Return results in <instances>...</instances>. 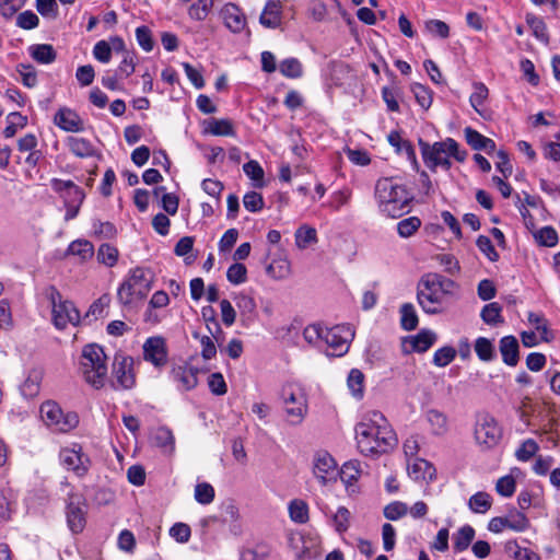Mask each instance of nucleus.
Listing matches in <instances>:
<instances>
[{"label":"nucleus","mask_w":560,"mask_h":560,"mask_svg":"<svg viewBox=\"0 0 560 560\" xmlns=\"http://www.w3.org/2000/svg\"><path fill=\"white\" fill-rule=\"evenodd\" d=\"M407 513V504L400 501L392 502L384 508V516L390 521H397L405 516Z\"/></svg>","instance_id":"nucleus-58"},{"label":"nucleus","mask_w":560,"mask_h":560,"mask_svg":"<svg viewBox=\"0 0 560 560\" xmlns=\"http://www.w3.org/2000/svg\"><path fill=\"white\" fill-rule=\"evenodd\" d=\"M354 337V331L350 326L337 325L324 330L323 345L327 346V354L341 357L348 352L350 342Z\"/></svg>","instance_id":"nucleus-11"},{"label":"nucleus","mask_w":560,"mask_h":560,"mask_svg":"<svg viewBox=\"0 0 560 560\" xmlns=\"http://www.w3.org/2000/svg\"><path fill=\"white\" fill-rule=\"evenodd\" d=\"M279 71L285 78L298 79L303 74V67L298 58L291 57L280 62Z\"/></svg>","instance_id":"nucleus-34"},{"label":"nucleus","mask_w":560,"mask_h":560,"mask_svg":"<svg viewBox=\"0 0 560 560\" xmlns=\"http://www.w3.org/2000/svg\"><path fill=\"white\" fill-rule=\"evenodd\" d=\"M516 489V481L513 476L506 475L498 479L495 483L497 492L505 498H510L514 494Z\"/></svg>","instance_id":"nucleus-57"},{"label":"nucleus","mask_w":560,"mask_h":560,"mask_svg":"<svg viewBox=\"0 0 560 560\" xmlns=\"http://www.w3.org/2000/svg\"><path fill=\"white\" fill-rule=\"evenodd\" d=\"M536 241L547 247H553L558 243V233L557 231L551 226H544L537 233L535 234Z\"/></svg>","instance_id":"nucleus-52"},{"label":"nucleus","mask_w":560,"mask_h":560,"mask_svg":"<svg viewBox=\"0 0 560 560\" xmlns=\"http://www.w3.org/2000/svg\"><path fill=\"white\" fill-rule=\"evenodd\" d=\"M50 186L52 190L60 196L65 205L83 203L85 199L83 189L72 180L52 178L50 180Z\"/></svg>","instance_id":"nucleus-17"},{"label":"nucleus","mask_w":560,"mask_h":560,"mask_svg":"<svg viewBox=\"0 0 560 560\" xmlns=\"http://www.w3.org/2000/svg\"><path fill=\"white\" fill-rule=\"evenodd\" d=\"M59 457L62 466L73 471L78 477L85 476L91 467L89 455L85 454L82 446L77 443L61 448Z\"/></svg>","instance_id":"nucleus-12"},{"label":"nucleus","mask_w":560,"mask_h":560,"mask_svg":"<svg viewBox=\"0 0 560 560\" xmlns=\"http://www.w3.org/2000/svg\"><path fill=\"white\" fill-rule=\"evenodd\" d=\"M474 438L482 451H488L499 444L502 438V429L491 415L482 413L477 417Z\"/></svg>","instance_id":"nucleus-9"},{"label":"nucleus","mask_w":560,"mask_h":560,"mask_svg":"<svg viewBox=\"0 0 560 560\" xmlns=\"http://www.w3.org/2000/svg\"><path fill=\"white\" fill-rule=\"evenodd\" d=\"M351 513L346 506H339L332 516L335 529L342 534L349 529Z\"/></svg>","instance_id":"nucleus-50"},{"label":"nucleus","mask_w":560,"mask_h":560,"mask_svg":"<svg viewBox=\"0 0 560 560\" xmlns=\"http://www.w3.org/2000/svg\"><path fill=\"white\" fill-rule=\"evenodd\" d=\"M464 136L466 142L476 151H481L482 145L485 144L486 138L479 131L475 130L471 127H466L464 129Z\"/></svg>","instance_id":"nucleus-62"},{"label":"nucleus","mask_w":560,"mask_h":560,"mask_svg":"<svg viewBox=\"0 0 560 560\" xmlns=\"http://www.w3.org/2000/svg\"><path fill=\"white\" fill-rule=\"evenodd\" d=\"M488 94H489L488 88L483 83H481V82L474 83V92L469 97V102H470V105L472 106V108L480 115L482 113L480 107L485 104V102L488 97Z\"/></svg>","instance_id":"nucleus-45"},{"label":"nucleus","mask_w":560,"mask_h":560,"mask_svg":"<svg viewBox=\"0 0 560 560\" xmlns=\"http://www.w3.org/2000/svg\"><path fill=\"white\" fill-rule=\"evenodd\" d=\"M42 382V372L39 370H32L28 372L26 378L22 383L20 389L25 398H34L38 395Z\"/></svg>","instance_id":"nucleus-29"},{"label":"nucleus","mask_w":560,"mask_h":560,"mask_svg":"<svg viewBox=\"0 0 560 560\" xmlns=\"http://www.w3.org/2000/svg\"><path fill=\"white\" fill-rule=\"evenodd\" d=\"M198 369L189 364L174 365L170 372L171 381L180 392H188L198 385Z\"/></svg>","instance_id":"nucleus-16"},{"label":"nucleus","mask_w":560,"mask_h":560,"mask_svg":"<svg viewBox=\"0 0 560 560\" xmlns=\"http://www.w3.org/2000/svg\"><path fill=\"white\" fill-rule=\"evenodd\" d=\"M244 173L255 182V187L261 188L264 187V170L260 164L252 160L243 165Z\"/></svg>","instance_id":"nucleus-49"},{"label":"nucleus","mask_w":560,"mask_h":560,"mask_svg":"<svg viewBox=\"0 0 560 560\" xmlns=\"http://www.w3.org/2000/svg\"><path fill=\"white\" fill-rule=\"evenodd\" d=\"M324 330H326V327L320 324H312L304 328L303 337L307 343L320 347L324 341Z\"/></svg>","instance_id":"nucleus-42"},{"label":"nucleus","mask_w":560,"mask_h":560,"mask_svg":"<svg viewBox=\"0 0 560 560\" xmlns=\"http://www.w3.org/2000/svg\"><path fill=\"white\" fill-rule=\"evenodd\" d=\"M518 341L514 336H504L501 338L499 350L506 365L515 366L518 363Z\"/></svg>","instance_id":"nucleus-24"},{"label":"nucleus","mask_w":560,"mask_h":560,"mask_svg":"<svg viewBox=\"0 0 560 560\" xmlns=\"http://www.w3.org/2000/svg\"><path fill=\"white\" fill-rule=\"evenodd\" d=\"M295 244L299 248L304 249L312 244L317 243V232L308 225L300 226L295 232Z\"/></svg>","instance_id":"nucleus-35"},{"label":"nucleus","mask_w":560,"mask_h":560,"mask_svg":"<svg viewBox=\"0 0 560 560\" xmlns=\"http://www.w3.org/2000/svg\"><path fill=\"white\" fill-rule=\"evenodd\" d=\"M539 450L537 442L533 439L525 440L516 450L515 456L521 462L529 460Z\"/></svg>","instance_id":"nucleus-56"},{"label":"nucleus","mask_w":560,"mask_h":560,"mask_svg":"<svg viewBox=\"0 0 560 560\" xmlns=\"http://www.w3.org/2000/svg\"><path fill=\"white\" fill-rule=\"evenodd\" d=\"M133 359L127 355L115 357L113 363V374L118 386L122 389H130L136 384L133 373Z\"/></svg>","instance_id":"nucleus-15"},{"label":"nucleus","mask_w":560,"mask_h":560,"mask_svg":"<svg viewBox=\"0 0 560 560\" xmlns=\"http://www.w3.org/2000/svg\"><path fill=\"white\" fill-rule=\"evenodd\" d=\"M502 307L497 302L489 303L481 310V318L488 325H497L503 323L501 316Z\"/></svg>","instance_id":"nucleus-44"},{"label":"nucleus","mask_w":560,"mask_h":560,"mask_svg":"<svg viewBox=\"0 0 560 560\" xmlns=\"http://www.w3.org/2000/svg\"><path fill=\"white\" fill-rule=\"evenodd\" d=\"M400 324L405 330H413L418 326V315L411 303H405L400 306Z\"/></svg>","instance_id":"nucleus-38"},{"label":"nucleus","mask_w":560,"mask_h":560,"mask_svg":"<svg viewBox=\"0 0 560 560\" xmlns=\"http://www.w3.org/2000/svg\"><path fill=\"white\" fill-rule=\"evenodd\" d=\"M26 0H0V14L4 19L12 18L24 4Z\"/></svg>","instance_id":"nucleus-64"},{"label":"nucleus","mask_w":560,"mask_h":560,"mask_svg":"<svg viewBox=\"0 0 560 560\" xmlns=\"http://www.w3.org/2000/svg\"><path fill=\"white\" fill-rule=\"evenodd\" d=\"M425 420L430 425V432L434 436H444L450 430L447 416L438 409H429Z\"/></svg>","instance_id":"nucleus-22"},{"label":"nucleus","mask_w":560,"mask_h":560,"mask_svg":"<svg viewBox=\"0 0 560 560\" xmlns=\"http://www.w3.org/2000/svg\"><path fill=\"white\" fill-rule=\"evenodd\" d=\"M66 143L70 152L78 158H92L96 154V148L89 139L70 136Z\"/></svg>","instance_id":"nucleus-23"},{"label":"nucleus","mask_w":560,"mask_h":560,"mask_svg":"<svg viewBox=\"0 0 560 560\" xmlns=\"http://www.w3.org/2000/svg\"><path fill=\"white\" fill-rule=\"evenodd\" d=\"M282 399L287 420L292 425L302 423L307 413V398L298 385L288 384L282 388Z\"/></svg>","instance_id":"nucleus-7"},{"label":"nucleus","mask_w":560,"mask_h":560,"mask_svg":"<svg viewBox=\"0 0 560 560\" xmlns=\"http://www.w3.org/2000/svg\"><path fill=\"white\" fill-rule=\"evenodd\" d=\"M289 515L292 522L296 524H305L308 516V505L305 501L294 499L289 503Z\"/></svg>","instance_id":"nucleus-32"},{"label":"nucleus","mask_w":560,"mask_h":560,"mask_svg":"<svg viewBox=\"0 0 560 560\" xmlns=\"http://www.w3.org/2000/svg\"><path fill=\"white\" fill-rule=\"evenodd\" d=\"M85 499L80 493H69L67 501V523L74 534L81 533L85 527Z\"/></svg>","instance_id":"nucleus-14"},{"label":"nucleus","mask_w":560,"mask_h":560,"mask_svg":"<svg viewBox=\"0 0 560 560\" xmlns=\"http://www.w3.org/2000/svg\"><path fill=\"white\" fill-rule=\"evenodd\" d=\"M361 469L358 462H348L340 469V478L346 486H352L360 477Z\"/></svg>","instance_id":"nucleus-43"},{"label":"nucleus","mask_w":560,"mask_h":560,"mask_svg":"<svg viewBox=\"0 0 560 560\" xmlns=\"http://www.w3.org/2000/svg\"><path fill=\"white\" fill-rule=\"evenodd\" d=\"M187 4V11L191 19L196 21H203L212 5L213 0H183Z\"/></svg>","instance_id":"nucleus-28"},{"label":"nucleus","mask_w":560,"mask_h":560,"mask_svg":"<svg viewBox=\"0 0 560 560\" xmlns=\"http://www.w3.org/2000/svg\"><path fill=\"white\" fill-rule=\"evenodd\" d=\"M282 2L280 0H268L259 16V23L267 28H277L281 25Z\"/></svg>","instance_id":"nucleus-21"},{"label":"nucleus","mask_w":560,"mask_h":560,"mask_svg":"<svg viewBox=\"0 0 560 560\" xmlns=\"http://www.w3.org/2000/svg\"><path fill=\"white\" fill-rule=\"evenodd\" d=\"M363 380L364 375L360 370L352 369L348 376V387L352 395L361 398L363 395Z\"/></svg>","instance_id":"nucleus-51"},{"label":"nucleus","mask_w":560,"mask_h":560,"mask_svg":"<svg viewBox=\"0 0 560 560\" xmlns=\"http://www.w3.org/2000/svg\"><path fill=\"white\" fill-rule=\"evenodd\" d=\"M436 341V334L432 330L423 329L418 335L412 337V350L417 352H425Z\"/></svg>","instance_id":"nucleus-33"},{"label":"nucleus","mask_w":560,"mask_h":560,"mask_svg":"<svg viewBox=\"0 0 560 560\" xmlns=\"http://www.w3.org/2000/svg\"><path fill=\"white\" fill-rule=\"evenodd\" d=\"M407 471L413 480H432L435 475V468L423 458H415L408 463Z\"/></svg>","instance_id":"nucleus-25"},{"label":"nucleus","mask_w":560,"mask_h":560,"mask_svg":"<svg viewBox=\"0 0 560 560\" xmlns=\"http://www.w3.org/2000/svg\"><path fill=\"white\" fill-rule=\"evenodd\" d=\"M153 273L150 269H131L117 290V299L124 306H130L147 296L152 289Z\"/></svg>","instance_id":"nucleus-5"},{"label":"nucleus","mask_w":560,"mask_h":560,"mask_svg":"<svg viewBox=\"0 0 560 560\" xmlns=\"http://www.w3.org/2000/svg\"><path fill=\"white\" fill-rule=\"evenodd\" d=\"M42 296L51 307L52 324L57 329H65L69 324L77 326L80 323V313L74 304L63 300L55 287L45 288Z\"/></svg>","instance_id":"nucleus-6"},{"label":"nucleus","mask_w":560,"mask_h":560,"mask_svg":"<svg viewBox=\"0 0 560 560\" xmlns=\"http://www.w3.org/2000/svg\"><path fill=\"white\" fill-rule=\"evenodd\" d=\"M143 358L155 368H162L167 362V349L162 337H150L143 345Z\"/></svg>","instance_id":"nucleus-18"},{"label":"nucleus","mask_w":560,"mask_h":560,"mask_svg":"<svg viewBox=\"0 0 560 560\" xmlns=\"http://www.w3.org/2000/svg\"><path fill=\"white\" fill-rule=\"evenodd\" d=\"M96 257L98 262L114 267L117 264L119 252L115 246L104 243L98 247Z\"/></svg>","instance_id":"nucleus-37"},{"label":"nucleus","mask_w":560,"mask_h":560,"mask_svg":"<svg viewBox=\"0 0 560 560\" xmlns=\"http://www.w3.org/2000/svg\"><path fill=\"white\" fill-rule=\"evenodd\" d=\"M313 474L323 486L336 480L338 466L334 457L328 452L317 451L314 454Z\"/></svg>","instance_id":"nucleus-13"},{"label":"nucleus","mask_w":560,"mask_h":560,"mask_svg":"<svg viewBox=\"0 0 560 560\" xmlns=\"http://www.w3.org/2000/svg\"><path fill=\"white\" fill-rule=\"evenodd\" d=\"M31 57L42 65H50L56 60L57 54L49 44H36L28 48Z\"/></svg>","instance_id":"nucleus-26"},{"label":"nucleus","mask_w":560,"mask_h":560,"mask_svg":"<svg viewBox=\"0 0 560 560\" xmlns=\"http://www.w3.org/2000/svg\"><path fill=\"white\" fill-rule=\"evenodd\" d=\"M508 528L514 532H524L529 527V521L523 512L514 511L506 516Z\"/></svg>","instance_id":"nucleus-54"},{"label":"nucleus","mask_w":560,"mask_h":560,"mask_svg":"<svg viewBox=\"0 0 560 560\" xmlns=\"http://www.w3.org/2000/svg\"><path fill=\"white\" fill-rule=\"evenodd\" d=\"M492 506V498L489 493L479 491L468 500V508L478 514L487 513Z\"/></svg>","instance_id":"nucleus-31"},{"label":"nucleus","mask_w":560,"mask_h":560,"mask_svg":"<svg viewBox=\"0 0 560 560\" xmlns=\"http://www.w3.org/2000/svg\"><path fill=\"white\" fill-rule=\"evenodd\" d=\"M226 278L233 284L244 283L247 279V269L243 264L235 262L229 267Z\"/></svg>","instance_id":"nucleus-59"},{"label":"nucleus","mask_w":560,"mask_h":560,"mask_svg":"<svg viewBox=\"0 0 560 560\" xmlns=\"http://www.w3.org/2000/svg\"><path fill=\"white\" fill-rule=\"evenodd\" d=\"M357 445L363 455L383 454L397 444L392 425L380 411L368 412L355 425Z\"/></svg>","instance_id":"nucleus-1"},{"label":"nucleus","mask_w":560,"mask_h":560,"mask_svg":"<svg viewBox=\"0 0 560 560\" xmlns=\"http://www.w3.org/2000/svg\"><path fill=\"white\" fill-rule=\"evenodd\" d=\"M207 131L213 136H232V124L226 119H212L208 124Z\"/></svg>","instance_id":"nucleus-53"},{"label":"nucleus","mask_w":560,"mask_h":560,"mask_svg":"<svg viewBox=\"0 0 560 560\" xmlns=\"http://www.w3.org/2000/svg\"><path fill=\"white\" fill-rule=\"evenodd\" d=\"M475 529L470 525L462 526L454 535H453V548L455 552L465 551L475 538Z\"/></svg>","instance_id":"nucleus-27"},{"label":"nucleus","mask_w":560,"mask_h":560,"mask_svg":"<svg viewBox=\"0 0 560 560\" xmlns=\"http://www.w3.org/2000/svg\"><path fill=\"white\" fill-rule=\"evenodd\" d=\"M454 287L455 282L442 275L425 273L417 285V301L427 314L442 313L444 299L452 294Z\"/></svg>","instance_id":"nucleus-3"},{"label":"nucleus","mask_w":560,"mask_h":560,"mask_svg":"<svg viewBox=\"0 0 560 560\" xmlns=\"http://www.w3.org/2000/svg\"><path fill=\"white\" fill-rule=\"evenodd\" d=\"M475 351L477 357L481 361L489 362L493 360L495 357V351L492 342L485 337H479L476 339Z\"/></svg>","instance_id":"nucleus-41"},{"label":"nucleus","mask_w":560,"mask_h":560,"mask_svg":"<svg viewBox=\"0 0 560 560\" xmlns=\"http://www.w3.org/2000/svg\"><path fill=\"white\" fill-rule=\"evenodd\" d=\"M106 354L96 343H89L82 348L79 358V371L84 381L92 387L100 389L105 385L107 377Z\"/></svg>","instance_id":"nucleus-4"},{"label":"nucleus","mask_w":560,"mask_h":560,"mask_svg":"<svg viewBox=\"0 0 560 560\" xmlns=\"http://www.w3.org/2000/svg\"><path fill=\"white\" fill-rule=\"evenodd\" d=\"M476 245L478 249L487 256L490 261H497L499 254L495 250L491 240L488 236L480 235L477 238Z\"/></svg>","instance_id":"nucleus-60"},{"label":"nucleus","mask_w":560,"mask_h":560,"mask_svg":"<svg viewBox=\"0 0 560 560\" xmlns=\"http://www.w3.org/2000/svg\"><path fill=\"white\" fill-rule=\"evenodd\" d=\"M221 15L224 25L233 33H241L246 26L245 14L233 3H226L221 11Z\"/></svg>","instance_id":"nucleus-20"},{"label":"nucleus","mask_w":560,"mask_h":560,"mask_svg":"<svg viewBox=\"0 0 560 560\" xmlns=\"http://www.w3.org/2000/svg\"><path fill=\"white\" fill-rule=\"evenodd\" d=\"M419 147L421 150L422 159L425 166L435 171L436 167H442L445 171H448L452 167V162L450 160L451 153L448 152L450 144L447 143V138L443 141L434 142L430 144L422 139H419Z\"/></svg>","instance_id":"nucleus-10"},{"label":"nucleus","mask_w":560,"mask_h":560,"mask_svg":"<svg viewBox=\"0 0 560 560\" xmlns=\"http://www.w3.org/2000/svg\"><path fill=\"white\" fill-rule=\"evenodd\" d=\"M457 351L452 346H445L440 349H438L434 354L432 362L434 365L439 368H444L448 365L455 358H456Z\"/></svg>","instance_id":"nucleus-46"},{"label":"nucleus","mask_w":560,"mask_h":560,"mask_svg":"<svg viewBox=\"0 0 560 560\" xmlns=\"http://www.w3.org/2000/svg\"><path fill=\"white\" fill-rule=\"evenodd\" d=\"M375 199L381 212L399 218L410 210L411 191L397 177H383L375 184Z\"/></svg>","instance_id":"nucleus-2"},{"label":"nucleus","mask_w":560,"mask_h":560,"mask_svg":"<svg viewBox=\"0 0 560 560\" xmlns=\"http://www.w3.org/2000/svg\"><path fill=\"white\" fill-rule=\"evenodd\" d=\"M136 69V63H135V55L133 52H125V55H122V60L120 61L118 68L116 69V71L119 73L120 78H128L129 75H131L133 73Z\"/></svg>","instance_id":"nucleus-63"},{"label":"nucleus","mask_w":560,"mask_h":560,"mask_svg":"<svg viewBox=\"0 0 560 560\" xmlns=\"http://www.w3.org/2000/svg\"><path fill=\"white\" fill-rule=\"evenodd\" d=\"M421 226V220L418 217H409L397 223V233L402 238L412 236Z\"/></svg>","instance_id":"nucleus-40"},{"label":"nucleus","mask_w":560,"mask_h":560,"mask_svg":"<svg viewBox=\"0 0 560 560\" xmlns=\"http://www.w3.org/2000/svg\"><path fill=\"white\" fill-rule=\"evenodd\" d=\"M411 91L415 95L417 103L424 109H429L432 104V91L420 83L411 85Z\"/></svg>","instance_id":"nucleus-48"},{"label":"nucleus","mask_w":560,"mask_h":560,"mask_svg":"<svg viewBox=\"0 0 560 560\" xmlns=\"http://www.w3.org/2000/svg\"><path fill=\"white\" fill-rule=\"evenodd\" d=\"M16 71L21 75V81L26 88H34L37 85V73L33 66L19 63L16 66Z\"/></svg>","instance_id":"nucleus-55"},{"label":"nucleus","mask_w":560,"mask_h":560,"mask_svg":"<svg viewBox=\"0 0 560 560\" xmlns=\"http://www.w3.org/2000/svg\"><path fill=\"white\" fill-rule=\"evenodd\" d=\"M243 203L249 212H258L264 207V198L259 192L249 191L243 197Z\"/></svg>","instance_id":"nucleus-61"},{"label":"nucleus","mask_w":560,"mask_h":560,"mask_svg":"<svg viewBox=\"0 0 560 560\" xmlns=\"http://www.w3.org/2000/svg\"><path fill=\"white\" fill-rule=\"evenodd\" d=\"M68 253L86 260L93 256L94 246L86 240H77L69 245Z\"/></svg>","instance_id":"nucleus-39"},{"label":"nucleus","mask_w":560,"mask_h":560,"mask_svg":"<svg viewBox=\"0 0 560 560\" xmlns=\"http://www.w3.org/2000/svg\"><path fill=\"white\" fill-rule=\"evenodd\" d=\"M40 417L47 427L59 432H69L79 424V416L75 412L65 413L60 406L51 400L40 406Z\"/></svg>","instance_id":"nucleus-8"},{"label":"nucleus","mask_w":560,"mask_h":560,"mask_svg":"<svg viewBox=\"0 0 560 560\" xmlns=\"http://www.w3.org/2000/svg\"><path fill=\"white\" fill-rule=\"evenodd\" d=\"M153 441L156 446L164 448L165 452L174 450L175 439L173 432L166 427H160L155 430Z\"/></svg>","instance_id":"nucleus-36"},{"label":"nucleus","mask_w":560,"mask_h":560,"mask_svg":"<svg viewBox=\"0 0 560 560\" xmlns=\"http://www.w3.org/2000/svg\"><path fill=\"white\" fill-rule=\"evenodd\" d=\"M525 20L527 25L533 32V35L540 42L548 44L549 43V34L547 31V25L542 18L535 15L534 13H526Z\"/></svg>","instance_id":"nucleus-30"},{"label":"nucleus","mask_w":560,"mask_h":560,"mask_svg":"<svg viewBox=\"0 0 560 560\" xmlns=\"http://www.w3.org/2000/svg\"><path fill=\"white\" fill-rule=\"evenodd\" d=\"M54 122L67 132H80L84 129L83 120L74 110L68 107L59 108L55 114Z\"/></svg>","instance_id":"nucleus-19"},{"label":"nucleus","mask_w":560,"mask_h":560,"mask_svg":"<svg viewBox=\"0 0 560 560\" xmlns=\"http://www.w3.org/2000/svg\"><path fill=\"white\" fill-rule=\"evenodd\" d=\"M214 488L208 482L197 483L195 487V500L202 505H208L214 500Z\"/></svg>","instance_id":"nucleus-47"}]
</instances>
